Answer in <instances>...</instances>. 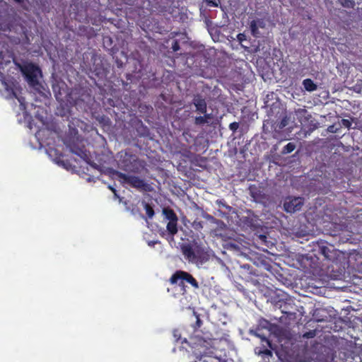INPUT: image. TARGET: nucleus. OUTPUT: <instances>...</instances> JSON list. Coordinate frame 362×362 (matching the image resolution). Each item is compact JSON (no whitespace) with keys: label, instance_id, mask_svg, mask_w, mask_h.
<instances>
[{"label":"nucleus","instance_id":"obj_1","mask_svg":"<svg viewBox=\"0 0 362 362\" xmlns=\"http://www.w3.org/2000/svg\"><path fill=\"white\" fill-rule=\"evenodd\" d=\"M74 132H76L74 136H65L64 139V143L66 145V146L70 150L71 153L79 156L81 159H83L88 164H89L92 168L101 171L102 169L100 165H98L94 162L90 161V152L86 150V146L83 144V141L78 135V132L75 129Z\"/></svg>","mask_w":362,"mask_h":362},{"label":"nucleus","instance_id":"obj_2","mask_svg":"<svg viewBox=\"0 0 362 362\" xmlns=\"http://www.w3.org/2000/svg\"><path fill=\"white\" fill-rule=\"evenodd\" d=\"M272 302L281 310V313L289 316L295 317L298 310L294 300L286 293L282 291H276L271 297Z\"/></svg>","mask_w":362,"mask_h":362},{"label":"nucleus","instance_id":"obj_3","mask_svg":"<svg viewBox=\"0 0 362 362\" xmlns=\"http://www.w3.org/2000/svg\"><path fill=\"white\" fill-rule=\"evenodd\" d=\"M169 282L172 285L177 284L180 287V291L182 295L187 293L185 284H189L195 289L199 288V284L197 279L189 272L182 270L175 271L170 276Z\"/></svg>","mask_w":362,"mask_h":362},{"label":"nucleus","instance_id":"obj_4","mask_svg":"<svg viewBox=\"0 0 362 362\" xmlns=\"http://www.w3.org/2000/svg\"><path fill=\"white\" fill-rule=\"evenodd\" d=\"M1 54H0V59H1ZM3 62L0 60V69H2ZM18 83L13 79H7L3 73L0 71V91H4L10 98H16L20 103L21 106L25 108V98L22 96H18V91L19 90Z\"/></svg>","mask_w":362,"mask_h":362},{"label":"nucleus","instance_id":"obj_5","mask_svg":"<svg viewBox=\"0 0 362 362\" xmlns=\"http://www.w3.org/2000/svg\"><path fill=\"white\" fill-rule=\"evenodd\" d=\"M313 250L322 255L325 259L331 262L337 260L340 254V251L337 250L333 245L321 239L313 242Z\"/></svg>","mask_w":362,"mask_h":362},{"label":"nucleus","instance_id":"obj_6","mask_svg":"<svg viewBox=\"0 0 362 362\" xmlns=\"http://www.w3.org/2000/svg\"><path fill=\"white\" fill-rule=\"evenodd\" d=\"M181 251L186 260L195 264H202L208 260V255L202 250L193 249L189 244L181 246Z\"/></svg>","mask_w":362,"mask_h":362},{"label":"nucleus","instance_id":"obj_7","mask_svg":"<svg viewBox=\"0 0 362 362\" xmlns=\"http://www.w3.org/2000/svg\"><path fill=\"white\" fill-rule=\"evenodd\" d=\"M114 174L119 178V181L122 184H127L132 187L137 189H142L144 191L150 189L149 185L137 176L127 175L117 170L114 172Z\"/></svg>","mask_w":362,"mask_h":362},{"label":"nucleus","instance_id":"obj_8","mask_svg":"<svg viewBox=\"0 0 362 362\" xmlns=\"http://www.w3.org/2000/svg\"><path fill=\"white\" fill-rule=\"evenodd\" d=\"M187 344L192 347V353L198 360L205 356L209 348V343L202 337L196 336L190 339Z\"/></svg>","mask_w":362,"mask_h":362},{"label":"nucleus","instance_id":"obj_9","mask_svg":"<svg viewBox=\"0 0 362 362\" xmlns=\"http://www.w3.org/2000/svg\"><path fill=\"white\" fill-rule=\"evenodd\" d=\"M21 71L30 86H34L38 84L37 76L41 74V70L39 66L33 63H30L25 65L21 69Z\"/></svg>","mask_w":362,"mask_h":362},{"label":"nucleus","instance_id":"obj_10","mask_svg":"<svg viewBox=\"0 0 362 362\" xmlns=\"http://www.w3.org/2000/svg\"><path fill=\"white\" fill-rule=\"evenodd\" d=\"M136 162V156L127 152H121L118 166L124 171H133L135 168Z\"/></svg>","mask_w":362,"mask_h":362},{"label":"nucleus","instance_id":"obj_11","mask_svg":"<svg viewBox=\"0 0 362 362\" xmlns=\"http://www.w3.org/2000/svg\"><path fill=\"white\" fill-rule=\"evenodd\" d=\"M304 199L300 197H288L284 202V209L287 213L293 214L301 209Z\"/></svg>","mask_w":362,"mask_h":362},{"label":"nucleus","instance_id":"obj_12","mask_svg":"<svg viewBox=\"0 0 362 362\" xmlns=\"http://www.w3.org/2000/svg\"><path fill=\"white\" fill-rule=\"evenodd\" d=\"M193 103L196 107L197 111L199 113L205 114L206 112V103L204 98L200 95H197L193 99Z\"/></svg>","mask_w":362,"mask_h":362},{"label":"nucleus","instance_id":"obj_13","mask_svg":"<svg viewBox=\"0 0 362 362\" xmlns=\"http://www.w3.org/2000/svg\"><path fill=\"white\" fill-rule=\"evenodd\" d=\"M251 197L256 201H260L262 198V191L255 185H250L249 187Z\"/></svg>","mask_w":362,"mask_h":362},{"label":"nucleus","instance_id":"obj_14","mask_svg":"<svg viewBox=\"0 0 362 362\" xmlns=\"http://www.w3.org/2000/svg\"><path fill=\"white\" fill-rule=\"evenodd\" d=\"M303 85L305 90L308 92H313L317 88V86L310 78L304 79L303 81Z\"/></svg>","mask_w":362,"mask_h":362},{"label":"nucleus","instance_id":"obj_15","mask_svg":"<svg viewBox=\"0 0 362 362\" xmlns=\"http://www.w3.org/2000/svg\"><path fill=\"white\" fill-rule=\"evenodd\" d=\"M165 217L169 221H177L178 218L175 211L170 208H165L163 210Z\"/></svg>","mask_w":362,"mask_h":362},{"label":"nucleus","instance_id":"obj_16","mask_svg":"<svg viewBox=\"0 0 362 362\" xmlns=\"http://www.w3.org/2000/svg\"><path fill=\"white\" fill-rule=\"evenodd\" d=\"M255 352L256 354L259 356H272V352L267 348H266L265 345L263 344L262 347H256L255 349Z\"/></svg>","mask_w":362,"mask_h":362},{"label":"nucleus","instance_id":"obj_17","mask_svg":"<svg viewBox=\"0 0 362 362\" xmlns=\"http://www.w3.org/2000/svg\"><path fill=\"white\" fill-rule=\"evenodd\" d=\"M141 204L146 211L147 218H152L155 214V212L151 204L146 202L145 201H143Z\"/></svg>","mask_w":362,"mask_h":362},{"label":"nucleus","instance_id":"obj_18","mask_svg":"<svg viewBox=\"0 0 362 362\" xmlns=\"http://www.w3.org/2000/svg\"><path fill=\"white\" fill-rule=\"evenodd\" d=\"M167 230L171 235L177 233V221H169L167 224Z\"/></svg>","mask_w":362,"mask_h":362},{"label":"nucleus","instance_id":"obj_19","mask_svg":"<svg viewBox=\"0 0 362 362\" xmlns=\"http://www.w3.org/2000/svg\"><path fill=\"white\" fill-rule=\"evenodd\" d=\"M250 28L252 36L255 37H258L259 36V28L255 20L250 22Z\"/></svg>","mask_w":362,"mask_h":362},{"label":"nucleus","instance_id":"obj_20","mask_svg":"<svg viewBox=\"0 0 362 362\" xmlns=\"http://www.w3.org/2000/svg\"><path fill=\"white\" fill-rule=\"evenodd\" d=\"M296 146L294 143H292V142H290L288 144H287L282 149L281 151V153L282 154H288V153H290L291 152H293L295 148H296Z\"/></svg>","mask_w":362,"mask_h":362},{"label":"nucleus","instance_id":"obj_21","mask_svg":"<svg viewBox=\"0 0 362 362\" xmlns=\"http://www.w3.org/2000/svg\"><path fill=\"white\" fill-rule=\"evenodd\" d=\"M210 118L209 115L206 114L204 116H199L195 118L194 123L197 125L204 124L207 122V119Z\"/></svg>","mask_w":362,"mask_h":362},{"label":"nucleus","instance_id":"obj_22","mask_svg":"<svg viewBox=\"0 0 362 362\" xmlns=\"http://www.w3.org/2000/svg\"><path fill=\"white\" fill-rule=\"evenodd\" d=\"M173 334V337L176 341H180L181 344H184V343L187 344L188 343V341L185 338L182 339L181 333L179 329H174Z\"/></svg>","mask_w":362,"mask_h":362},{"label":"nucleus","instance_id":"obj_23","mask_svg":"<svg viewBox=\"0 0 362 362\" xmlns=\"http://www.w3.org/2000/svg\"><path fill=\"white\" fill-rule=\"evenodd\" d=\"M194 314L196 317V322L195 324L193 325V328L194 330H197L202 327V320L200 319L199 315L198 314H197L196 313H194Z\"/></svg>","mask_w":362,"mask_h":362},{"label":"nucleus","instance_id":"obj_24","mask_svg":"<svg viewBox=\"0 0 362 362\" xmlns=\"http://www.w3.org/2000/svg\"><path fill=\"white\" fill-rule=\"evenodd\" d=\"M255 335L257 336V337L260 338L262 339V342H265V344H267V346L272 347L271 341L266 337L260 334L257 332H255Z\"/></svg>","mask_w":362,"mask_h":362},{"label":"nucleus","instance_id":"obj_25","mask_svg":"<svg viewBox=\"0 0 362 362\" xmlns=\"http://www.w3.org/2000/svg\"><path fill=\"white\" fill-rule=\"evenodd\" d=\"M316 336V330H310L308 332H306L303 333V337L305 339H312L314 338Z\"/></svg>","mask_w":362,"mask_h":362},{"label":"nucleus","instance_id":"obj_26","mask_svg":"<svg viewBox=\"0 0 362 362\" xmlns=\"http://www.w3.org/2000/svg\"><path fill=\"white\" fill-rule=\"evenodd\" d=\"M192 227L195 230H201L203 228V222L198 220H194L192 223Z\"/></svg>","mask_w":362,"mask_h":362},{"label":"nucleus","instance_id":"obj_27","mask_svg":"<svg viewBox=\"0 0 362 362\" xmlns=\"http://www.w3.org/2000/svg\"><path fill=\"white\" fill-rule=\"evenodd\" d=\"M206 4L209 6L218 7L220 4V0H204Z\"/></svg>","mask_w":362,"mask_h":362},{"label":"nucleus","instance_id":"obj_28","mask_svg":"<svg viewBox=\"0 0 362 362\" xmlns=\"http://www.w3.org/2000/svg\"><path fill=\"white\" fill-rule=\"evenodd\" d=\"M171 48H172L173 51L175 52H177L180 49V43L177 40H173V42L172 43Z\"/></svg>","mask_w":362,"mask_h":362},{"label":"nucleus","instance_id":"obj_29","mask_svg":"<svg viewBox=\"0 0 362 362\" xmlns=\"http://www.w3.org/2000/svg\"><path fill=\"white\" fill-rule=\"evenodd\" d=\"M238 128H239V123L237 122H233L229 124V129L233 132H235Z\"/></svg>","mask_w":362,"mask_h":362},{"label":"nucleus","instance_id":"obj_30","mask_svg":"<svg viewBox=\"0 0 362 362\" xmlns=\"http://www.w3.org/2000/svg\"><path fill=\"white\" fill-rule=\"evenodd\" d=\"M341 123H342L343 126H344L345 127H346L348 129H349L351 127V122L349 119H343L341 120Z\"/></svg>","mask_w":362,"mask_h":362},{"label":"nucleus","instance_id":"obj_31","mask_svg":"<svg viewBox=\"0 0 362 362\" xmlns=\"http://www.w3.org/2000/svg\"><path fill=\"white\" fill-rule=\"evenodd\" d=\"M255 21H257V25H258V28H264L265 24L262 19H257Z\"/></svg>","mask_w":362,"mask_h":362},{"label":"nucleus","instance_id":"obj_32","mask_svg":"<svg viewBox=\"0 0 362 362\" xmlns=\"http://www.w3.org/2000/svg\"><path fill=\"white\" fill-rule=\"evenodd\" d=\"M287 124H288V120H287L286 117H284L281 119L279 127L284 128V127H286L287 125Z\"/></svg>","mask_w":362,"mask_h":362},{"label":"nucleus","instance_id":"obj_33","mask_svg":"<svg viewBox=\"0 0 362 362\" xmlns=\"http://www.w3.org/2000/svg\"><path fill=\"white\" fill-rule=\"evenodd\" d=\"M259 325L261 326H262L263 327H267L268 325H269V321L266 320H264L262 319L261 321H260V323Z\"/></svg>","mask_w":362,"mask_h":362},{"label":"nucleus","instance_id":"obj_34","mask_svg":"<svg viewBox=\"0 0 362 362\" xmlns=\"http://www.w3.org/2000/svg\"><path fill=\"white\" fill-rule=\"evenodd\" d=\"M244 37H245V36H244V35H243V34H239V35H238V38L239 41H240V42H242V41H243V40Z\"/></svg>","mask_w":362,"mask_h":362},{"label":"nucleus","instance_id":"obj_35","mask_svg":"<svg viewBox=\"0 0 362 362\" xmlns=\"http://www.w3.org/2000/svg\"><path fill=\"white\" fill-rule=\"evenodd\" d=\"M109 188L115 194V195H117V190L114 187H112L110 186Z\"/></svg>","mask_w":362,"mask_h":362},{"label":"nucleus","instance_id":"obj_36","mask_svg":"<svg viewBox=\"0 0 362 362\" xmlns=\"http://www.w3.org/2000/svg\"><path fill=\"white\" fill-rule=\"evenodd\" d=\"M204 217H206L207 219H213L214 218V217L212 216L207 214L204 216Z\"/></svg>","mask_w":362,"mask_h":362},{"label":"nucleus","instance_id":"obj_37","mask_svg":"<svg viewBox=\"0 0 362 362\" xmlns=\"http://www.w3.org/2000/svg\"><path fill=\"white\" fill-rule=\"evenodd\" d=\"M15 2L18 4H22L23 3L24 0H13Z\"/></svg>","mask_w":362,"mask_h":362},{"label":"nucleus","instance_id":"obj_38","mask_svg":"<svg viewBox=\"0 0 362 362\" xmlns=\"http://www.w3.org/2000/svg\"><path fill=\"white\" fill-rule=\"evenodd\" d=\"M195 362H197V361H195Z\"/></svg>","mask_w":362,"mask_h":362}]
</instances>
